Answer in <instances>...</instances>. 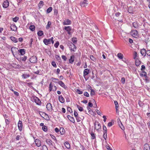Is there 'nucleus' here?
Here are the masks:
<instances>
[{"label": "nucleus", "instance_id": "f257e3e1", "mask_svg": "<svg viewBox=\"0 0 150 150\" xmlns=\"http://www.w3.org/2000/svg\"><path fill=\"white\" fill-rule=\"evenodd\" d=\"M68 44L69 45V48L70 49V50L73 52H75L76 49V47L75 45L73 43L70 42H68Z\"/></svg>", "mask_w": 150, "mask_h": 150}, {"label": "nucleus", "instance_id": "f03ea898", "mask_svg": "<svg viewBox=\"0 0 150 150\" xmlns=\"http://www.w3.org/2000/svg\"><path fill=\"white\" fill-rule=\"evenodd\" d=\"M30 61L32 63H35L37 61V58L36 56H33L30 58Z\"/></svg>", "mask_w": 150, "mask_h": 150}, {"label": "nucleus", "instance_id": "7ed1b4c3", "mask_svg": "<svg viewBox=\"0 0 150 150\" xmlns=\"http://www.w3.org/2000/svg\"><path fill=\"white\" fill-rule=\"evenodd\" d=\"M130 33L133 37L136 38L138 36L137 31L136 30H132Z\"/></svg>", "mask_w": 150, "mask_h": 150}, {"label": "nucleus", "instance_id": "20e7f679", "mask_svg": "<svg viewBox=\"0 0 150 150\" xmlns=\"http://www.w3.org/2000/svg\"><path fill=\"white\" fill-rule=\"evenodd\" d=\"M94 125L95 129L97 130H98L100 129L101 125L100 123L98 122H96L95 123Z\"/></svg>", "mask_w": 150, "mask_h": 150}, {"label": "nucleus", "instance_id": "39448f33", "mask_svg": "<svg viewBox=\"0 0 150 150\" xmlns=\"http://www.w3.org/2000/svg\"><path fill=\"white\" fill-rule=\"evenodd\" d=\"M18 126L19 130L20 131H21L23 129V124L21 120H19L18 124Z\"/></svg>", "mask_w": 150, "mask_h": 150}, {"label": "nucleus", "instance_id": "423d86ee", "mask_svg": "<svg viewBox=\"0 0 150 150\" xmlns=\"http://www.w3.org/2000/svg\"><path fill=\"white\" fill-rule=\"evenodd\" d=\"M64 29L67 32L68 34H70V31L71 30V28L70 26H65L64 27Z\"/></svg>", "mask_w": 150, "mask_h": 150}, {"label": "nucleus", "instance_id": "0eeeda50", "mask_svg": "<svg viewBox=\"0 0 150 150\" xmlns=\"http://www.w3.org/2000/svg\"><path fill=\"white\" fill-rule=\"evenodd\" d=\"M46 108L47 110L50 111H52L53 109L52 105L51 103H49L47 104Z\"/></svg>", "mask_w": 150, "mask_h": 150}, {"label": "nucleus", "instance_id": "6e6552de", "mask_svg": "<svg viewBox=\"0 0 150 150\" xmlns=\"http://www.w3.org/2000/svg\"><path fill=\"white\" fill-rule=\"evenodd\" d=\"M9 5V2L7 0H6L4 2L3 6L4 8H7L8 6Z\"/></svg>", "mask_w": 150, "mask_h": 150}, {"label": "nucleus", "instance_id": "1a4fd4ad", "mask_svg": "<svg viewBox=\"0 0 150 150\" xmlns=\"http://www.w3.org/2000/svg\"><path fill=\"white\" fill-rule=\"evenodd\" d=\"M90 71V70L88 69H84L83 72V76L84 77H85L86 76L89 74Z\"/></svg>", "mask_w": 150, "mask_h": 150}, {"label": "nucleus", "instance_id": "9d476101", "mask_svg": "<svg viewBox=\"0 0 150 150\" xmlns=\"http://www.w3.org/2000/svg\"><path fill=\"white\" fill-rule=\"evenodd\" d=\"M34 142L37 146L39 147L41 145V141L38 139H35Z\"/></svg>", "mask_w": 150, "mask_h": 150}, {"label": "nucleus", "instance_id": "9b49d317", "mask_svg": "<svg viewBox=\"0 0 150 150\" xmlns=\"http://www.w3.org/2000/svg\"><path fill=\"white\" fill-rule=\"evenodd\" d=\"M87 0H84V1L80 3V5L82 7H84L87 5L88 4L86 2Z\"/></svg>", "mask_w": 150, "mask_h": 150}, {"label": "nucleus", "instance_id": "f8f14e48", "mask_svg": "<svg viewBox=\"0 0 150 150\" xmlns=\"http://www.w3.org/2000/svg\"><path fill=\"white\" fill-rule=\"evenodd\" d=\"M71 21L69 19L65 20L64 22L63 23V24L64 25H69L71 24Z\"/></svg>", "mask_w": 150, "mask_h": 150}, {"label": "nucleus", "instance_id": "ddd939ff", "mask_svg": "<svg viewBox=\"0 0 150 150\" xmlns=\"http://www.w3.org/2000/svg\"><path fill=\"white\" fill-rule=\"evenodd\" d=\"M144 150H150V147L148 144H145L144 146Z\"/></svg>", "mask_w": 150, "mask_h": 150}, {"label": "nucleus", "instance_id": "4468645a", "mask_svg": "<svg viewBox=\"0 0 150 150\" xmlns=\"http://www.w3.org/2000/svg\"><path fill=\"white\" fill-rule=\"evenodd\" d=\"M35 101V103L39 105H40L41 104V102L40 100V99L37 97H36L34 99Z\"/></svg>", "mask_w": 150, "mask_h": 150}, {"label": "nucleus", "instance_id": "2eb2a0df", "mask_svg": "<svg viewBox=\"0 0 150 150\" xmlns=\"http://www.w3.org/2000/svg\"><path fill=\"white\" fill-rule=\"evenodd\" d=\"M59 100L62 103L64 102L65 100L62 95L59 96L58 98Z\"/></svg>", "mask_w": 150, "mask_h": 150}, {"label": "nucleus", "instance_id": "dca6fc26", "mask_svg": "<svg viewBox=\"0 0 150 150\" xmlns=\"http://www.w3.org/2000/svg\"><path fill=\"white\" fill-rule=\"evenodd\" d=\"M146 50L144 49L141 50L140 52L142 55L144 57H145L146 55Z\"/></svg>", "mask_w": 150, "mask_h": 150}, {"label": "nucleus", "instance_id": "f3484780", "mask_svg": "<svg viewBox=\"0 0 150 150\" xmlns=\"http://www.w3.org/2000/svg\"><path fill=\"white\" fill-rule=\"evenodd\" d=\"M46 142L49 145V146H53V142L51 140L49 139H47Z\"/></svg>", "mask_w": 150, "mask_h": 150}, {"label": "nucleus", "instance_id": "a211bd4d", "mask_svg": "<svg viewBox=\"0 0 150 150\" xmlns=\"http://www.w3.org/2000/svg\"><path fill=\"white\" fill-rule=\"evenodd\" d=\"M43 42L46 45H47L48 44H50V40L49 39H44L43 40Z\"/></svg>", "mask_w": 150, "mask_h": 150}, {"label": "nucleus", "instance_id": "6ab92c4d", "mask_svg": "<svg viewBox=\"0 0 150 150\" xmlns=\"http://www.w3.org/2000/svg\"><path fill=\"white\" fill-rule=\"evenodd\" d=\"M74 58L75 56L74 55H71L70 57V58L69 60V62L70 63L72 64L74 61Z\"/></svg>", "mask_w": 150, "mask_h": 150}, {"label": "nucleus", "instance_id": "aec40b11", "mask_svg": "<svg viewBox=\"0 0 150 150\" xmlns=\"http://www.w3.org/2000/svg\"><path fill=\"white\" fill-rule=\"evenodd\" d=\"M58 83L62 87L66 89L67 87L65 85L64 83L62 81H59L58 82Z\"/></svg>", "mask_w": 150, "mask_h": 150}, {"label": "nucleus", "instance_id": "412c9836", "mask_svg": "<svg viewBox=\"0 0 150 150\" xmlns=\"http://www.w3.org/2000/svg\"><path fill=\"white\" fill-rule=\"evenodd\" d=\"M10 28L11 30L13 31H15L17 29L16 26L15 24L11 25Z\"/></svg>", "mask_w": 150, "mask_h": 150}, {"label": "nucleus", "instance_id": "4be33fe9", "mask_svg": "<svg viewBox=\"0 0 150 150\" xmlns=\"http://www.w3.org/2000/svg\"><path fill=\"white\" fill-rule=\"evenodd\" d=\"M18 51L21 55H23L25 54V49H19L18 50Z\"/></svg>", "mask_w": 150, "mask_h": 150}, {"label": "nucleus", "instance_id": "5701e85b", "mask_svg": "<svg viewBox=\"0 0 150 150\" xmlns=\"http://www.w3.org/2000/svg\"><path fill=\"white\" fill-rule=\"evenodd\" d=\"M67 117L69 120L73 123H74L75 122L74 119V117L71 116L69 115L67 116Z\"/></svg>", "mask_w": 150, "mask_h": 150}, {"label": "nucleus", "instance_id": "b1692460", "mask_svg": "<svg viewBox=\"0 0 150 150\" xmlns=\"http://www.w3.org/2000/svg\"><path fill=\"white\" fill-rule=\"evenodd\" d=\"M30 76V75L29 74H23L22 75V77L24 79H27Z\"/></svg>", "mask_w": 150, "mask_h": 150}, {"label": "nucleus", "instance_id": "393cba45", "mask_svg": "<svg viewBox=\"0 0 150 150\" xmlns=\"http://www.w3.org/2000/svg\"><path fill=\"white\" fill-rule=\"evenodd\" d=\"M59 132L61 134H63L65 132V130L63 127H61L59 129Z\"/></svg>", "mask_w": 150, "mask_h": 150}, {"label": "nucleus", "instance_id": "a878e982", "mask_svg": "<svg viewBox=\"0 0 150 150\" xmlns=\"http://www.w3.org/2000/svg\"><path fill=\"white\" fill-rule=\"evenodd\" d=\"M51 79L52 81L54 83H58L59 81V80L57 79H56L55 78L52 77Z\"/></svg>", "mask_w": 150, "mask_h": 150}, {"label": "nucleus", "instance_id": "bb28decb", "mask_svg": "<svg viewBox=\"0 0 150 150\" xmlns=\"http://www.w3.org/2000/svg\"><path fill=\"white\" fill-rule=\"evenodd\" d=\"M65 146L67 149H69L70 148V146L69 143L68 142H66L64 143Z\"/></svg>", "mask_w": 150, "mask_h": 150}, {"label": "nucleus", "instance_id": "cd10ccee", "mask_svg": "<svg viewBox=\"0 0 150 150\" xmlns=\"http://www.w3.org/2000/svg\"><path fill=\"white\" fill-rule=\"evenodd\" d=\"M11 40L13 41L14 42L16 43L18 42V40L17 38L13 37H11Z\"/></svg>", "mask_w": 150, "mask_h": 150}, {"label": "nucleus", "instance_id": "c85d7f7f", "mask_svg": "<svg viewBox=\"0 0 150 150\" xmlns=\"http://www.w3.org/2000/svg\"><path fill=\"white\" fill-rule=\"evenodd\" d=\"M114 103L115 105V108H116V111H117V110H118V109L117 108L119 106L118 102L117 101L115 100L114 101Z\"/></svg>", "mask_w": 150, "mask_h": 150}, {"label": "nucleus", "instance_id": "c756f323", "mask_svg": "<svg viewBox=\"0 0 150 150\" xmlns=\"http://www.w3.org/2000/svg\"><path fill=\"white\" fill-rule=\"evenodd\" d=\"M44 5V2L42 1H40L38 4V6L39 7V8H40L43 6Z\"/></svg>", "mask_w": 150, "mask_h": 150}, {"label": "nucleus", "instance_id": "7c9ffc66", "mask_svg": "<svg viewBox=\"0 0 150 150\" xmlns=\"http://www.w3.org/2000/svg\"><path fill=\"white\" fill-rule=\"evenodd\" d=\"M141 62L138 59H136L135 65L136 66H138L140 64Z\"/></svg>", "mask_w": 150, "mask_h": 150}, {"label": "nucleus", "instance_id": "2f4dec72", "mask_svg": "<svg viewBox=\"0 0 150 150\" xmlns=\"http://www.w3.org/2000/svg\"><path fill=\"white\" fill-rule=\"evenodd\" d=\"M37 34L39 36H41L43 35L44 33L43 31L39 30Z\"/></svg>", "mask_w": 150, "mask_h": 150}, {"label": "nucleus", "instance_id": "473e14b6", "mask_svg": "<svg viewBox=\"0 0 150 150\" xmlns=\"http://www.w3.org/2000/svg\"><path fill=\"white\" fill-rule=\"evenodd\" d=\"M51 25V23L50 21H49L46 27V29H48L50 27Z\"/></svg>", "mask_w": 150, "mask_h": 150}, {"label": "nucleus", "instance_id": "72a5a7b5", "mask_svg": "<svg viewBox=\"0 0 150 150\" xmlns=\"http://www.w3.org/2000/svg\"><path fill=\"white\" fill-rule=\"evenodd\" d=\"M90 134L92 136V139H94L96 138L95 134L93 132L92 130V131H91Z\"/></svg>", "mask_w": 150, "mask_h": 150}, {"label": "nucleus", "instance_id": "f704fd0d", "mask_svg": "<svg viewBox=\"0 0 150 150\" xmlns=\"http://www.w3.org/2000/svg\"><path fill=\"white\" fill-rule=\"evenodd\" d=\"M120 122L121 124V125H120V124L119 123L118 121V123L119 125V127H120V128L122 129V130H124L125 129V128L124 126L122 124V123L121 121H120Z\"/></svg>", "mask_w": 150, "mask_h": 150}, {"label": "nucleus", "instance_id": "c9c22d12", "mask_svg": "<svg viewBox=\"0 0 150 150\" xmlns=\"http://www.w3.org/2000/svg\"><path fill=\"white\" fill-rule=\"evenodd\" d=\"M52 7H49L47 10L46 12L47 13H50L52 10Z\"/></svg>", "mask_w": 150, "mask_h": 150}, {"label": "nucleus", "instance_id": "e433bc0d", "mask_svg": "<svg viewBox=\"0 0 150 150\" xmlns=\"http://www.w3.org/2000/svg\"><path fill=\"white\" fill-rule=\"evenodd\" d=\"M41 150H48V148L45 145H43L42 146Z\"/></svg>", "mask_w": 150, "mask_h": 150}, {"label": "nucleus", "instance_id": "4c0bfd02", "mask_svg": "<svg viewBox=\"0 0 150 150\" xmlns=\"http://www.w3.org/2000/svg\"><path fill=\"white\" fill-rule=\"evenodd\" d=\"M17 49H18L14 47H12L11 48V51L13 55H14V52L15 51H16Z\"/></svg>", "mask_w": 150, "mask_h": 150}, {"label": "nucleus", "instance_id": "58836bf2", "mask_svg": "<svg viewBox=\"0 0 150 150\" xmlns=\"http://www.w3.org/2000/svg\"><path fill=\"white\" fill-rule=\"evenodd\" d=\"M30 29L32 31H33L35 30V26L34 25H31L29 27Z\"/></svg>", "mask_w": 150, "mask_h": 150}, {"label": "nucleus", "instance_id": "ea45409f", "mask_svg": "<svg viewBox=\"0 0 150 150\" xmlns=\"http://www.w3.org/2000/svg\"><path fill=\"white\" fill-rule=\"evenodd\" d=\"M91 59L94 62H96V59L95 58L93 55H91L90 56Z\"/></svg>", "mask_w": 150, "mask_h": 150}, {"label": "nucleus", "instance_id": "a19ab883", "mask_svg": "<svg viewBox=\"0 0 150 150\" xmlns=\"http://www.w3.org/2000/svg\"><path fill=\"white\" fill-rule=\"evenodd\" d=\"M117 56L119 58L122 59L123 58V55L121 53H118L117 54Z\"/></svg>", "mask_w": 150, "mask_h": 150}, {"label": "nucleus", "instance_id": "79ce46f5", "mask_svg": "<svg viewBox=\"0 0 150 150\" xmlns=\"http://www.w3.org/2000/svg\"><path fill=\"white\" fill-rule=\"evenodd\" d=\"M138 56L137 54L136 51H134V52L133 58L136 59L137 57Z\"/></svg>", "mask_w": 150, "mask_h": 150}, {"label": "nucleus", "instance_id": "37998d69", "mask_svg": "<svg viewBox=\"0 0 150 150\" xmlns=\"http://www.w3.org/2000/svg\"><path fill=\"white\" fill-rule=\"evenodd\" d=\"M19 19V17L17 16H16L14 18H13V21L15 22H16Z\"/></svg>", "mask_w": 150, "mask_h": 150}, {"label": "nucleus", "instance_id": "c03bdc74", "mask_svg": "<svg viewBox=\"0 0 150 150\" xmlns=\"http://www.w3.org/2000/svg\"><path fill=\"white\" fill-rule=\"evenodd\" d=\"M133 25L135 28H137L138 27V25L136 22H134L133 23Z\"/></svg>", "mask_w": 150, "mask_h": 150}, {"label": "nucleus", "instance_id": "a18cd8bd", "mask_svg": "<svg viewBox=\"0 0 150 150\" xmlns=\"http://www.w3.org/2000/svg\"><path fill=\"white\" fill-rule=\"evenodd\" d=\"M53 86L51 82L49 85V90L50 91H51L53 89Z\"/></svg>", "mask_w": 150, "mask_h": 150}, {"label": "nucleus", "instance_id": "49530a36", "mask_svg": "<svg viewBox=\"0 0 150 150\" xmlns=\"http://www.w3.org/2000/svg\"><path fill=\"white\" fill-rule=\"evenodd\" d=\"M77 107L79 111H83V108L82 107L80 106L79 105H77Z\"/></svg>", "mask_w": 150, "mask_h": 150}, {"label": "nucleus", "instance_id": "de8ad7c7", "mask_svg": "<svg viewBox=\"0 0 150 150\" xmlns=\"http://www.w3.org/2000/svg\"><path fill=\"white\" fill-rule=\"evenodd\" d=\"M91 95H94L95 94V92L94 90L91 89Z\"/></svg>", "mask_w": 150, "mask_h": 150}, {"label": "nucleus", "instance_id": "09e8293b", "mask_svg": "<svg viewBox=\"0 0 150 150\" xmlns=\"http://www.w3.org/2000/svg\"><path fill=\"white\" fill-rule=\"evenodd\" d=\"M72 41L74 43H75L77 42V39L76 38H72Z\"/></svg>", "mask_w": 150, "mask_h": 150}, {"label": "nucleus", "instance_id": "8fccbe9b", "mask_svg": "<svg viewBox=\"0 0 150 150\" xmlns=\"http://www.w3.org/2000/svg\"><path fill=\"white\" fill-rule=\"evenodd\" d=\"M27 59V57L26 56H24L21 58V59L23 61H25Z\"/></svg>", "mask_w": 150, "mask_h": 150}, {"label": "nucleus", "instance_id": "3c124183", "mask_svg": "<svg viewBox=\"0 0 150 150\" xmlns=\"http://www.w3.org/2000/svg\"><path fill=\"white\" fill-rule=\"evenodd\" d=\"M103 129L104 131V133H107V128L104 125L103 126Z\"/></svg>", "mask_w": 150, "mask_h": 150}, {"label": "nucleus", "instance_id": "603ef678", "mask_svg": "<svg viewBox=\"0 0 150 150\" xmlns=\"http://www.w3.org/2000/svg\"><path fill=\"white\" fill-rule=\"evenodd\" d=\"M76 92L77 93L79 94H81L83 93L82 91H81L78 89L76 90Z\"/></svg>", "mask_w": 150, "mask_h": 150}, {"label": "nucleus", "instance_id": "864d4df0", "mask_svg": "<svg viewBox=\"0 0 150 150\" xmlns=\"http://www.w3.org/2000/svg\"><path fill=\"white\" fill-rule=\"evenodd\" d=\"M42 129L45 132H46L47 130V127L45 126H43L42 127Z\"/></svg>", "mask_w": 150, "mask_h": 150}, {"label": "nucleus", "instance_id": "5fc2aeb1", "mask_svg": "<svg viewBox=\"0 0 150 150\" xmlns=\"http://www.w3.org/2000/svg\"><path fill=\"white\" fill-rule=\"evenodd\" d=\"M59 45V42H57L56 43L54 44V46L56 48H57Z\"/></svg>", "mask_w": 150, "mask_h": 150}, {"label": "nucleus", "instance_id": "6e6d98bb", "mask_svg": "<svg viewBox=\"0 0 150 150\" xmlns=\"http://www.w3.org/2000/svg\"><path fill=\"white\" fill-rule=\"evenodd\" d=\"M146 54L149 56H150V50H148L146 51Z\"/></svg>", "mask_w": 150, "mask_h": 150}, {"label": "nucleus", "instance_id": "4d7b16f0", "mask_svg": "<svg viewBox=\"0 0 150 150\" xmlns=\"http://www.w3.org/2000/svg\"><path fill=\"white\" fill-rule=\"evenodd\" d=\"M67 110L70 113L72 112V111L70 107H68L67 108Z\"/></svg>", "mask_w": 150, "mask_h": 150}, {"label": "nucleus", "instance_id": "13d9d810", "mask_svg": "<svg viewBox=\"0 0 150 150\" xmlns=\"http://www.w3.org/2000/svg\"><path fill=\"white\" fill-rule=\"evenodd\" d=\"M76 118L77 122H79L81 121V118H80L78 116L76 117Z\"/></svg>", "mask_w": 150, "mask_h": 150}, {"label": "nucleus", "instance_id": "bf43d9fd", "mask_svg": "<svg viewBox=\"0 0 150 150\" xmlns=\"http://www.w3.org/2000/svg\"><path fill=\"white\" fill-rule=\"evenodd\" d=\"M62 58L65 61L67 59V58L66 56L64 55L62 56Z\"/></svg>", "mask_w": 150, "mask_h": 150}, {"label": "nucleus", "instance_id": "052dcab7", "mask_svg": "<svg viewBox=\"0 0 150 150\" xmlns=\"http://www.w3.org/2000/svg\"><path fill=\"white\" fill-rule=\"evenodd\" d=\"M103 138L106 140L107 138V133H104Z\"/></svg>", "mask_w": 150, "mask_h": 150}, {"label": "nucleus", "instance_id": "680f3d73", "mask_svg": "<svg viewBox=\"0 0 150 150\" xmlns=\"http://www.w3.org/2000/svg\"><path fill=\"white\" fill-rule=\"evenodd\" d=\"M52 64L54 67H57L56 63L54 62H52Z\"/></svg>", "mask_w": 150, "mask_h": 150}, {"label": "nucleus", "instance_id": "e2e57ef3", "mask_svg": "<svg viewBox=\"0 0 150 150\" xmlns=\"http://www.w3.org/2000/svg\"><path fill=\"white\" fill-rule=\"evenodd\" d=\"M84 96L87 97H88L89 96V95L88 93H87L86 92H85L84 93Z\"/></svg>", "mask_w": 150, "mask_h": 150}, {"label": "nucleus", "instance_id": "0e129e2a", "mask_svg": "<svg viewBox=\"0 0 150 150\" xmlns=\"http://www.w3.org/2000/svg\"><path fill=\"white\" fill-rule=\"evenodd\" d=\"M74 115L76 117L78 116L77 112L76 111H74Z\"/></svg>", "mask_w": 150, "mask_h": 150}, {"label": "nucleus", "instance_id": "69168bd1", "mask_svg": "<svg viewBox=\"0 0 150 150\" xmlns=\"http://www.w3.org/2000/svg\"><path fill=\"white\" fill-rule=\"evenodd\" d=\"M112 122H109L108 123V126L109 127H111V126H112Z\"/></svg>", "mask_w": 150, "mask_h": 150}, {"label": "nucleus", "instance_id": "338daca9", "mask_svg": "<svg viewBox=\"0 0 150 150\" xmlns=\"http://www.w3.org/2000/svg\"><path fill=\"white\" fill-rule=\"evenodd\" d=\"M21 136L19 135H18L16 137V139L17 140H19L20 139Z\"/></svg>", "mask_w": 150, "mask_h": 150}, {"label": "nucleus", "instance_id": "774afa93", "mask_svg": "<svg viewBox=\"0 0 150 150\" xmlns=\"http://www.w3.org/2000/svg\"><path fill=\"white\" fill-rule=\"evenodd\" d=\"M106 147L107 149L108 150H112L110 148V147L108 145L106 146Z\"/></svg>", "mask_w": 150, "mask_h": 150}]
</instances>
